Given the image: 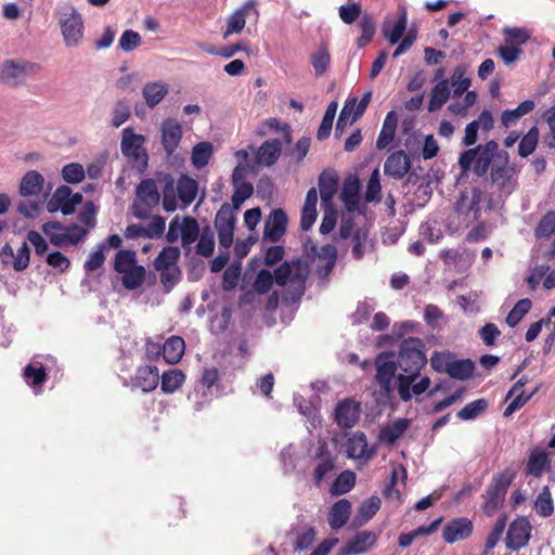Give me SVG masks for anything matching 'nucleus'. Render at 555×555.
Instances as JSON below:
<instances>
[{
  "mask_svg": "<svg viewBox=\"0 0 555 555\" xmlns=\"http://www.w3.org/2000/svg\"><path fill=\"white\" fill-rule=\"evenodd\" d=\"M533 508L535 513L543 518H547L554 514V501L548 486H544L538 493L533 502Z\"/></svg>",
  "mask_w": 555,
  "mask_h": 555,
  "instance_id": "43",
  "label": "nucleus"
},
{
  "mask_svg": "<svg viewBox=\"0 0 555 555\" xmlns=\"http://www.w3.org/2000/svg\"><path fill=\"white\" fill-rule=\"evenodd\" d=\"M482 192L478 188H473L470 193L462 192L456 199L454 209L459 215H464L467 222L475 221L480 216V203Z\"/></svg>",
  "mask_w": 555,
  "mask_h": 555,
  "instance_id": "13",
  "label": "nucleus"
},
{
  "mask_svg": "<svg viewBox=\"0 0 555 555\" xmlns=\"http://www.w3.org/2000/svg\"><path fill=\"white\" fill-rule=\"evenodd\" d=\"M359 27L361 29V36L358 39V47L363 48L372 41L376 33V25L371 15L364 14L359 21Z\"/></svg>",
  "mask_w": 555,
  "mask_h": 555,
  "instance_id": "59",
  "label": "nucleus"
},
{
  "mask_svg": "<svg viewBox=\"0 0 555 555\" xmlns=\"http://www.w3.org/2000/svg\"><path fill=\"white\" fill-rule=\"evenodd\" d=\"M535 107V103L532 100L522 101L514 109H505L501 115L502 125L506 128L515 125L522 116L532 112Z\"/></svg>",
  "mask_w": 555,
  "mask_h": 555,
  "instance_id": "40",
  "label": "nucleus"
},
{
  "mask_svg": "<svg viewBox=\"0 0 555 555\" xmlns=\"http://www.w3.org/2000/svg\"><path fill=\"white\" fill-rule=\"evenodd\" d=\"M318 185L321 196V205L326 208L333 203L334 195L338 188V178L334 172L324 170L318 179Z\"/></svg>",
  "mask_w": 555,
  "mask_h": 555,
  "instance_id": "29",
  "label": "nucleus"
},
{
  "mask_svg": "<svg viewBox=\"0 0 555 555\" xmlns=\"http://www.w3.org/2000/svg\"><path fill=\"white\" fill-rule=\"evenodd\" d=\"M533 234L537 240L548 238L555 235V210H548L542 216Z\"/></svg>",
  "mask_w": 555,
  "mask_h": 555,
  "instance_id": "54",
  "label": "nucleus"
},
{
  "mask_svg": "<svg viewBox=\"0 0 555 555\" xmlns=\"http://www.w3.org/2000/svg\"><path fill=\"white\" fill-rule=\"evenodd\" d=\"M532 301L529 298L518 300L512 310L508 312L505 322L509 327H515L522 320V318L530 311Z\"/></svg>",
  "mask_w": 555,
  "mask_h": 555,
  "instance_id": "56",
  "label": "nucleus"
},
{
  "mask_svg": "<svg viewBox=\"0 0 555 555\" xmlns=\"http://www.w3.org/2000/svg\"><path fill=\"white\" fill-rule=\"evenodd\" d=\"M360 416V404L351 398L340 400L334 410V420L340 428H351Z\"/></svg>",
  "mask_w": 555,
  "mask_h": 555,
  "instance_id": "17",
  "label": "nucleus"
},
{
  "mask_svg": "<svg viewBox=\"0 0 555 555\" xmlns=\"http://www.w3.org/2000/svg\"><path fill=\"white\" fill-rule=\"evenodd\" d=\"M135 262V253L132 250L120 249L117 251L114 261V270L121 273L132 268Z\"/></svg>",
  "mask_w": 555,
  "mask_h": 555,
  "instance_id": "63",
  "label": "nucleus"
},
{
  "mask_svg": "<svg viewBox=\"0 0 555 555\" xmlns=\"http://www.w3.org/2000/svg\"><path fill=\"white\" fill-rule=\"evenodd\" d=\"M168 93V86L162 81H152L144 85L142 94L146 105L154 108Z\"/></svg>",
  "mask_w": 555,
  "mask_h": 555,
  "instance_id": "36",
  "label": "nucleus"
},
{
  "mask_svg": "<svg viewBox=\"0 0 555 555\" xmlns=\"http://www.w3.org/2000/svg\"><path fill=\"white\" fill-rule=\"evenodd\" d=\"M410 421L401 417L391 423H387L379 431V440L386 444L392 446L409 428Z\"/></svg>",
  "mask_w": 555,
  "mask_h": 555,
  "instance_id": "30",
  "label": "nucleus"
},
{
  "mask_svg": "<svg viewBox=\"0 0 555 555\" xmlns=\"http://www.w3.org/2000/svg\"><path fill=\"white\" fill-rule=\"evenodd\" d=\"M56 14L65 47H79L85 36V22L79 11L72 4H64L56 9Z\"/></svg>",
  "mask_w": 555,
  "mask_h": 555,
  "instance_id": "4",
  "label": "nucleus"
},
{
  "mask_svg": "<svg viewBox=\"0 0 555 555\" xmlns=\"http://www.w3.org/2000/svg\"><path fill=\"white\" fill-rule=\"evenodd\" d=\"M514 478L515 475L509 469H505L492 478V481L483 495L485 502L482 508L487 515H493L499 508L502 507L505 495L507 493V489L513 482Z\"/></svg>",
  "mask_w": 555,
  "mask_h": 555,
  "instance_id": "7",
  "label": "nucleus"
},
{
  "mask_svg": "<svg viewBox=\"0 0 555 555\" xmlns=\"http://www.w3.org/2000/svg\"><path fill=\"white\" fill-rule=\"evenodd\" d=\"M375 380L378 386L376 402L380 405H388L392 402L395 384L397 383L396 371L399 369L395 362L393 354L382 352L375 359Z\"/></svg>",
  "mask_w": 555,
  "mask_h": 555,
  "instance_id": "3",
  "label": "nucleus"
},
{
  "mask_svg": "<svg viewBox=\"0 0 555 555\" xmlns=\"http://www.w3.org/2000/svg\"><path fill=\"white\" fill-rule=\"evenodd\" d=\"M474 530V525L467 517H457L449 522L443 528L442 538L446 543L453 544L457 541L467 539Z\"/></svg>",
  "mask_w": 555,
  "mask_h": 555,
  "instance_id": "22",
  "label": "nucleus"
},
{
  "mask_svg": "<svg viewBox=\"0 0 555 555\" xmlns=\"http://www.w3.org/2000/svg\"><path fill=\"white\" fill-rule=\"evenodd\" d=\"M449 81L447 79H441L431 89L430 99L428 102V111L436 112L440 109L443 106V104L449 100Z\"/></svg>",
  "mask_w": 555,
  "mask_h": 555,
  "instance_id": "41",
  "label": "nucleus"
},
{
  "mask_svg": "<svg viewBox=\"0 0 555 555\" xmlns=\"http://www.w3.org/2000/svg\"><path fill=\"white\" fill-rule=\"evenodd\" d=\"M475 370V364L472 360H452L449 365L448 374L452 378L465 380L468 379Z\"/></svg>",
  "mask_w": 555,
  "mask_h": 555,
  "instance_id": "51",
  "label": "nucleus"
},
{
  "mask_svg": "<svg viewBox=\"0 0 555 555\" xmlns=\"http://www.w3.org/2000/svg\"><path fill=\"white\" fill-rule=\"evenodd\" d=\"M539 142V129L538 127H531L526 134H524L518 144V155L522 158L531 155Z\"/></svg>",
  "mask_w": 555,
  "mask_h": 555,
  "instance_id": "52",
  "label": "nucleus"
},
{
  "mask_svg": "<svg viewBox=\"0 0 555 555\" xmlns=\"http://www.w3.org/2000/svg\"><path fill=\"white\" fill-rule=\"evenodd\" d=\"M377 537L373 531L356 533L343 547L338 555H360L370 551L376 543Z\"/></svg>",
  "mask_w": 555,
  "mask_h": 555,
  "instance_id": "23",
  "label": "nucleus"
},
{
  "mask_svg": "<svg viewBox=\"0 0 555 555\" xmlns=\"http://www.w3.org/2000/svg\"><path fill=\"white\" fill-rule=\"evenodd\" d=\"M63 225L57 221H49L42 225L43 233L49 237L50 243L57 247L70 245L69 238L65 232Z\"/></svg>",
  "mask_w": 555,
  "mask_h": 555,
  "instance_id": "46",
  "label": "nucleus"
},
{
  "mask_svg": "<svg viewBox=\"0 0 555 555\" xmlns=\"http://www.w3.org/2000/svg\"><path fill=\"white\" fill-rule=\"evenodd\" d=\"M551 468L550 454L539 448H534L530 451L527 464L525 466L526 476H532L540 478L546 470Z\"/></svg>",
  "mask_w": 555,
  "mask_h": 555,
  "instance_id": "25",
  "label": "nucleus"
},
{
  "mask_svg": "<svg viewBox=\"0 0 555 555\" xmlns=\"http://www.w3.org/2000/svg\"><path fill=\"white\" fill-rule=\"evenodd\" d=\"M350 514V501L347 499H340L331 506L327 515V522L333 530H339L347 524Z\"/></svg>",
  "mask_w": 555,
  "mask_h": 555,
  "instance_id": "28",
  "label": "nucleus"
},
{
  "mask_svg": "<svg viewBox=\"0 0 555 555\" xmlns=\"http://www.w3.org/2000/svg\"><path fill=\"white\" fill-rule=\"evenodd\" d=\"M232 185L234 186V193L231 197L232 206L234 209H240L243 203L253 195L254 186L248 181Z\"/></svg>",
  "mask_w": 555,
  "mask_h": 555,
  "instance_id": "62",
  "label": "nucleus"
},
{
  "mask_svg": "<svg viewBox=\"0 0 555 555\" xmlns=\"http://www.w3.org/2000/svg\"><path fill=\"white\" fill-rule=\"evenodd\" d=\"M287 221V215L282 208L272 210L264 223L263 240L279 242L285 234Z\"/></svg>",
  "mask_w": 555,
  "mask_h": 555,
  "instance_id": "24",
  "label": "nucleus"
},
{
  "mask_svg": "<svg viewBox=\"0 0 555 555\" xmlns=\"http://www.w3.org/2000/svg\"><path fill=\"white\" fill-rule=\"evenodd\" d=\"M531 525L526 517L513 520L507 529L505 545L516 552L528 545L531 538Z\"/></svg>",
  "mask_w": 555,
  "mask_h": 555,
  "instance_id": "11",
  "label": "nucleus"
},
{
  "mask_svg": "<svg viewBox=\"0 0 555 555\" xmlns=\"http://www.w3.org/2000/svg\"><path fill=\"white\" fill-rule=\"evenodd\" d=\"M159 379L162 390L165 393H172L182 386L185 375L181 370L170 369L165 371Z\"/></svg>",
  "mask_w": 555,
  "mask_h": 555,
  "instance_id": "44",
  "label": "nucleus"
},
{
  "mask_svg": "<svg viewBox=\"0 0 555 555\" xmlns=\"http://www.w3.org/2000/svg\"><path fill=\"white\" fill-rule=\"evenodd\" d=\"M356 473L352 470L341 472L331 486V493L334 495H343L349 492L356 485Z\"/></svg>",
  "mask_w": 555,
  "mask_h": 555,
  "instance_id": "48",
  "label": "nucleus"
},
{
  "mask_svg": "<svg viewBox=\"0 0 555 555\" xmlns=\"http://www.w3.org/2000/svg\"><path fill=\"white\" fill-rule=\"evenodd\" d=\"M344 453L348 459L369 461L374 456L375 449L369 448L364 433L356 431L344 443Z\"/></svg>",
  "mask_w": 555,
  "mask_h": 555,
  "instance_id": "16",
  "label": "nucleus"
},
{
  "mask_svg": "<svg viewBox=\"0 0 555 555\" xmlns=\"http://www.w3.org/2000/svg\"><path fill=\"white\" fill-rule=\"evenodd\" d=\"M160 195L153 179H143L137 186L135 199L131 210L137 219H149L154 207L159 203Z\"/></svg>",
  "mask_w": 555,
  "mask_h": 555,
  "instance_id": "6",
  "label": "nucleus"
},
{
  "mask_svg": "<svg viewBox=\"0 0 555 555\" xmlns=\"http://www.w3.org/2000/svg\"><path fill=\"white\" fill-rule=\"evenodd\" d=\"M518 171L514 165L509 164V154L501 150L498 159H494L490 168L489 180L496 186L501 195H509L517 186Z\"/></svg>",
  "mask_w": 555,
  "mask_h": 555,
  "instance_id": "5",
  "label": "nucleus"
},
{
  "mask_svg": "<svg viewBox=\"0 0 555 555\" xmlns=\"http://www.w3.org/2000/svg\"><path fill=\"white\" fill-rule=\"evenodd\" d=\"M185 349L184 340L179 336H171L163 344V358L167 363H178Z\"/></svg>",
  "mask_w": 555,
  "mask_h": 555,
  "instance_id": "39",
  "label": "nucleus"
},
{
  "mask_svg": "<svg viewBox=\"0 0 555 555\" xmlns=\"http://www.w3.org/2000/svg\"><path fill=\"white\" fill-rule=\"evenodd\" d=\"M0 259L4 266L11 264L17 272L24 271L29 266L30 260V249L27 242H24L16 253L9 243H5L0 249Z\"/></svg>",
  "mask_w": 555,
  "mask_h": 555,
  "instance_id": "18",
  "label": "nucleus"
},
{
  "mask_svg": "<svg viewBox=\"0 0 555 555\" xmlns=\"http://www.w3.org/2000/svg\"><path fill=\"white\" fill-rule=\"evenodd\" d=\"M162 145L167 156H171L178 149L182 139V127L180 122L173 118H166L162 122Z\"/></svg>",
  "mask_w": 555,
  "mask_h": 555,
  "instance_id": "20",
  "label": "nucleus"
},
{
  "mask_svg": "<svg viewBox=\"0 0 555 555\" xmlns=\"http://www.w3.org/2000/svg\"><path fill=\"white\" fill-rule=\"evenodd\" d=\"M215 250V233L210 225H205L202 229V233L198 237V242L195 248L197 255L203 257L212 256Z\"/></svg>",
  "mask_w": 555,
  "mask_h": 555,
  "instance_id": "49",
  "label": "nucleus"
},
{
  "mask_svg": "<svg viewBox=\"0 0 555 555\" xmlns=\"http://www.w3.org/2000/svg\"><path fill=\"white\" fill-rule=\"evenodd\" d=\"M144 137L134 133L131 127H127L121 132L120 150L125 157L132 160L141 170L147 167L149 157L143 147Z\"/></svg>",
  "mask_w": 555,
  "mask_h": 555,
  "instance_id": "8",
  "label": "nucleus"
},
{
  "mask_svg": "<svg viewBox=\"0 0 555 555\" xmlns=\"http://www.w3.org/2000/svg\"><path fill=\"white\" fill-rule=\"evenodd\" d=\"M180 257V249L175 246L164 247L158 256L154 260V268L159 270H165L169 268H177V261Z\"/></svg>",
  "mask_w": 555,
  "mask_h": 555,
  "instance_id": "47",
  "label": "nucleus"
},
{
  "mask_svg": "<svg viewBox=\"0 0 555 555\" xmlns=\"http://www.w3.org/2000/svg\"><path fill=\"white\" fill-rule=\"evenodd\" d=\"M380 506L382 501L378 496L373 495L364 500L358 508L353 524L356 526H363L376 515Z\"/></svg>",
  "mask_w": 555,
  "mask_h": 555,
  "instance_id": "37",
  "label": "nucleus"
},
{
  "mask_svg": "<svg viewBox=\"0 0 555 555\" xmlns=\"http://www.w3.org/2000/svg\"><path fill=\"white\" fill-rule=\"evenodd\" d=\"M250 15H259L256 0H247L230 15L223 36L227 38L232 34H240L245 27L246 17Z\"/></svg>",
  "mask_w": 555,
  "mask_h": 555,
  "instance_id": "21",
  "label": "nucleus"
},
{
  "mask_svg": "<svg viewBox=\"0 0 555 555\" xmlns=\"http://www.w3.org/2000/svg\"><path fill=\"white\" fill-rule=\"evenodd\" d=\"M408 25V11L405 7H400L398 11V18L393 26L390 28L387 24L383 25V35L390 44L398 43L406 29Z\"/></svg>",
  "mask_w": 555,
  "mask_h": 555,
  "instance_id": "33",
  "label": "nucleus"
},
{
  "mask_svg": "<svg viewBox=\"0 0 555 555\" xmlns=\"http://www.w3.org/2000/svg\"><path fill=\"white\" fill-rule=\"evenodd\" d=\"M402 473V480L404 481L408 477L406 469L404 466L399 465L398 467L392 468L390 480L386 483L383 495L388 500H397L400 502V491L396 489V485L398 482V474Z\"/></svg>",
  "mask_w": 555,
  "mask_h": 555,
  "instance_id": "58",
  "label": "nucleus"
},
{
  "mask_svg": "<svg viewBox=\"0 0 555 555\" xmlns=\"http://www.w3.org/2000/svg\"><path fill=\"white\" fill-rule=\"evenodd\" d=\"M121 273L124 274L121 279L124 287L133 291L142 285L145 278V268L143 266H133Z\"/></svg>",
  "mask_w": 555,
  "mask_h": 555,
  "instance_id": "53",
  "label": "nucleus"
},
{
  "mask_svg": "<svg viewBox=\"0 0 555 555\" xmlns=\"http://www.w3.org/2000/svg\"><path fill=\"white\" fill-rule=\"evenodd\" d=\"M38 67L36 63L8 60L3 63L1 69V79L10 86L16 87L23 85L26 81V77L35 73Z\"/></svg>",
  "mask_w": 555,
  "mask_h": 555,
  "instance_id": "10",
  "label": "nucleus"
},
{
  "mask_svg": "<svg viewBox=\"0 0 555 555\" xmlns=\"http://www.w3.org/2000/svg\"><path fill=\"white\" fill-rule=\"evenodd\" d=\"M72 189L67 185L59 186L53 193L52 197L47 203V210L55 212L61 210L64 216L74 214V207L70 203Z\"/></svg>",
  "mask_w": 555,
  "mask_h": 555,
  "instance_id": "27",
  "label": "nucleus"
},
{
  "mask_svg": "<svg viewBox=\"0 0 555 555\" xmlns=\"http://www.w3.org/2000/svg\"><path fill=\"white\" fill-rule=\"evenodd\" d=\"M198 183L188 175H182L177 181V193L183 207L190 206L196 198Z\"/></svg>",
  "mask_w": 555,
  "mask_h": 555,
  "instance_id": "34",
  "label": "nucleus"
},
{
  "mask_svg": "<svg viewBox=\"0 0 555 555\" xmlns=\"http://www.w3.org/2000/svg\"><path fill=\"white\" fill-rule=\"evenodd\" d=\"M300 260L284 261L274 270L273 278L279 286H285L288 282L298 285V295L301 296L305 288L306 275L300 273Z\"/></svg>",
  "mask_w": 555,
  "mask_h": 555,
  "instance_id": "12",
  "label": "nucleus"
},
{
  "mask_svg": "<svg viewBox=\"0 0 555 555\" xmlns=\"http://www.w3.org/2000/svg\"><path fill=\"white\" fill-rule=\"evenodd\" d=\"M181 232V245L188 255L191 251L192 244L198 240L202 233V229L199 228V224L194 217L184 216L182 217Z\"/></svg>",
  "mask_w": 555,
  "mask_h": 555,
  "instance_id": "31",
  "label": "nucleus"
},
{
  "mask_svg": "<svg viewBox=\"0 0 555 555\" xmlns=\"http://www.w3.org/2000/svg\"><path fill=\"white\" fill-rule=\"evenodd\" d=\"M163 186V208L166 212H173L177 209V185L171 176H166Z\"/></svg>",
  "mask_w": 555,
  "mask_h": 555,
  "instance_id": "50",
  "label": "nucleus"
},
{
  "mask_svg": "<svg viewBox=\"0 0 555 555\" xmlns=\"http://www.w3.org/2000/svg\"><path fill=\"white\" fill-rule=\"evenodd\" d=\"M357 103V98H350L348 99L337 119L336 127H335V135L340 137L345 130V128L349 125H352L359 117H356L354 106Z\"/></svg>",
  "mask_w": 555,
  "mask_h": 555,
  "instance_id": "42",
  "label": "nucleus"
},
{
  "mask_svg": "<svg viewBox=\"0 0 555 555\" xmlns=\"http://www.w3.org/2000/svg\"><path fill=\"white\" fill-rule=\"evenodd\" d=\"M315 460H318V464L313 472V482L315 486L320 487L322 482L337 469L336 456L330 452L326 442H320L315 453Z\"/></svg>",
  "mask_w": 555,
  "mask_h": 555,
  "instance_id": "14",
  "label": "nucleus"
},
{
  "mask_svg": "<svg viewBox=\"0 0 555 555\" xmlns=\"http://www.w3.org/2000/svg\"><path fill=\"white\" fill-rule=\"evenodd\" d=\"M395 362L401 371L397 375V391L403 402L410 401L413 396L424 393L429 388L430 378L426 375L421 376V371L427 363L425 344L422 339H403Z\"/></svg>",
  "mask_w": 555,
  "mask_h": 555,
  "instance_id": "1",
  "label": "nucleus"
},
{
  "mask_svg": "<svg viewBox=\"0 0 555 555\" xmlns=\"http://www.w3.org/2000/svg\"><path fill=\"white\" fill-rule=\"evenodd\" d=\"M499 144L494 140H490L485 144L464 151L459 158V166L463 172H473L481 178L487 175L494 159H498L500 153Z\"/></svg>",
  "mask_w": 555,
  "mask_h": 555,
  "instance_id": "2",
  "label": "nucleus"
},
{
  "mask_svg": "<svg viewBox=\"0 0 555 555\" xmlns=\"http://www.w3.org/2000/svg\"><path fill=\"white\" fill-rule=\"evenodd\" d=\"M315 541V529L313 527H306L296 533L294 542L295 551L308 550Z\"/></svg>",
  "mask_w": 555,
  "mask_h": 555,
  "instance_id": "64",
  "label": "nucleus"
},
{
  "mask_svg": "<svg viewBox=\"0 0 555 555\" xmlns=\"http://www.w3.org/2000/svg\"><path fill=\"white\" fill-rule=\"evenodd\" d=\"M133 386L144 392L154 390L159 383V372L155 365L140 366L135 370L132 379Z\"/></svg>",
  "mask_w": 555,
  "mask_h": 555,
  "instance_id": "26",
  "label": "nucleus"
},
{
  "mask_svg": "<svg viewBox=\"0 0 555 555\" xmlns=\"http://www.w3.org/2000/svg\"><path fill=\"white\" fill-rule=\"evenodd\" d=\"M503 34L506 36V41L519 48L530 39V31L524 27H505Z\"/></svg>",
  "mask_w": 555,
  "mask_h": 555,
  "instance_id": "61",
  "label": "nucleus"
},
{
  "mask_svg": "<svg viewBox=\"0 0 555 555\" xmlns=\"http://www.w3.org/2000/svg\"><path fill=\"white\" fill-rule=\"evenodd\" d=\"M233 209V206L231 207L228 203H224L216 214L215 228L218 233L219 246L222 249H229L233 244L234 227L236 222Z\"/></svg>",
  "mask_w": 555,
  "mask_h": 555,
  "instance_id": "9",
  "label": "nucleus"
},
{
  "mask_svg": "<svg viewBox=\"0 0 555 555\" xmlns=\"http://www.w3.org/2000/svg\"><path fill=\"white\" fill-rule=\"evenodd\" d=\"M52 361L50 356H35L23 371L26 384L34 389L40 387L47 379L48 362Z\"/></svg>",
  "mask_w": 555,
  "mask_h": 555,
  "instance_id": "15",
  "label": "nucleus"
},
{
  "mask_svg": "<svg viewBox=\"0 0 555 555\" xmlns=\"http://www.w3.org/2000/svg\"><path fill=\"white\" fill-rule=\"evenodd\" d=\"M398 126V115L396 111H389L384 119L382 130L376 140V149H386L395 139Z\"/></svg>",
  "mask_w": 555,
  "mask_h": 555,
  "instance_id": "32",
  "label": "nucleus"
},
{
  "mask_svg": "<svg viewBox=\"0 0 555 555\" xmlns=\"http://www.w3.org/2000/svg\"><path fill=\"white\" fill-rule=\"evenodd\" d=\"M214 153V146L208 141H203L195 144L192 149L191 160L196 169L204 168L211 158Z\"/></svg>",
  "mask_w": 555,
  "mask_h": 555,
  "instance_id": "45",
  "label": "nucleus"
},
{
  "mask_svg": "<svg viewBox=\"0 0 555 555\" xmlns=\"http://www.w3.org/2000/svg\"><path fill=\"white\" fill-rule=\"evenodd\" d=\"M451 85L453 86V96H461L470 86V78L466 76L465 65H457L451 75Z\"/></svg>",
  "mask_w": 555,
  "mask_h": 555,
  "instance_id": "55",
  "label": "nucleus"
},
{
  "mask_svg": "<svg viewBox=\"0 0 555 555\" xmlns=\"http://www.w3.org/2000/svg\"><path fill=\"white\" fill-rule=\"evenodd\" d=\"M44 179L37 170L27 171L20 183V194L22 196L39 195L42 191Z\"/></svg>",
  "mask_w": 555,
  "mask_h": 555,
  "instance_id": "35",
  "label": "nucleus"
},
{
  "mask_svg": "<svg viewBox=\"0 0 555 555\" xmlns=\"http://www.w3.org/2000/svg\"><path fill=\"white\" fill-rule=\"evenodd\" d=\"M219 378V372L217 369H206L203 372L201 379L195 384L193 391L188 395V398H194L198 396L201 389H211Z\"/></svg>",
  "mask_w": 555,
  "mask_h": 555,
  "instance_id": "60",
  "label": "nucleus"
},
{
  "mask_svg": "<svg viewBox=\"0 0 555 555\" xmlns=\"http://www.w3.org/2000/svg\"><path fill=\"white\" fill-rule=\"evenodd\" d=\"M489 406L486 399L480 398L473 402L467 403L463 409L457 412V417L462 421H472L478 417Z\"/></svg>",
  "mask_w": 555,
  "mask_h": 555,
  "instance_id": "57",
  "label": "nucleus"
},
{
  "mask_svg": "<svg viewBox=\"0 0 555 555\" xmlns=\"http://www.w3.org/2000/svg\"><path fill=\"white\" fill-rule=\"evenodd\" d=\"M281 155V142L278 139L263 142L257 153V162L266 166L274 165Z\"/></svg>",
  "mask_w": 555,
  "mask_h": 555,
  "instance_id": "38",
  "label": "nucleus"
},
{
  "mask_svg": "<svg viewBox=\"0 0 555 555\" xmlns=\"http://www.w3.org/2000/svg\"><path fill=\"white\" fill-rule=\"evenodd\" d=\"M410 156L403 150L389 154L384 164V173L392 179L401 180L410 170Z\"/></svg>",
  "mask_w": 555,
  "mask_h": 555,
  "instance_id": "19",
  "label": "nucleus"
}]
</instances>
